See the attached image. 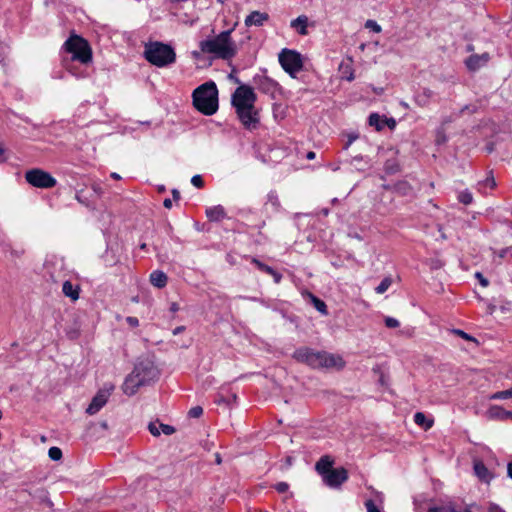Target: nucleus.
I'll return each instance as SVG.
<instances>
[{
  "instance_id": "17",
  "label": "nucleus",
  "mask_w": 512,
  "mask_h": 512,
  "mask_svg": "<svg viewBox=\"0 0 512 512\" xmlns=\"http://www.w3.org/2000/svg\"><path fill=\"white\" fill-rule=\"evenodd\" d=\"M334 460L329 455L322 456L316 463V471L324 478L333 468Z\"/></svg>"
},
{
  "instance_id": "29",
  "label": "nucleus",
  "mask_w": 512,
  "mask_h": 512,
  "mask_svg": "<svg viewBox=\"0 0 512 512\" xmlns=\"http://www.w3.org/2000/svg\"><path fill=\"white\" fill-rule=\"evenodd\" d=\"M489 398L490 400H505L508 398H512V387L507 390L497 391L491 394Z\"/></svg>"
},
{
  "instance_id": "33",
  "label": "nucleus",
  "mask_w": 512,
  "mask_h": 512,
  "mask_svg": "<svg viewBox=\"0 0 512 512\" xmlns=\"http://www.w3.org/2000/svg\"><path fill=\"white\" fill-rule=\"evenodd\" d=\"M251 262L262 272L270 275L273 272V268L259 261L257 258H252Z\"/></svg>"
},
{
  "instance_id": "45",
  "label": "nucleus",
  "mask_w": 512,
  "mask_h": 512,
  "mask_svg": "<svg viewBox=\"0 0 512 512\" xmlns=\"http://www.w3.org/2000/svg\"><path fill=\"white\" fill-rule=\"evenodd\" d=\"M384 126H388L390 129H394L396 126V121L394 118H386L384 119Z\"/></svg>"
},
{
  "instance_id": "48",
  "label": "nucleus",
  "mask_w": 512,
  "mask_h": 512,
  "mask_svg": "<svg viewBox=\"0 0 512 512\" xmlns=\"http://www.w3.org/2000/svg\"><path fill=\"white\" fill-rule=\"evenodd\" d=\"M455 332H456V334L461 336L463 339H466V340H472L473 339L470 335H468L467 333H465L462 330H456Z\"/></svg>"
},
{
  "instance_id": "11",
  "label": "nucleus",
  "mask_w": 512,
  "mask_h": 512,
  "mask_svg": "<svg viewBox=\"0 0 512 512\" xmlns=\"http://www.w3.org/2000/svg\"><path fill=\"white\" fill-rule=\"evenodd\" d=\"M348 479V472L345 468L332 469L324 476L323 481L331 488H338Z\"/></svg>"
},
{
  "instance_id": "28",
  "label": "nucleus",
  "mask_w": 512,
  "mask_h": 512,
  "mask_svg": "<svg viewBox=\"0 0 512 512\" xmlns=\"http://www.w3.org/2000/svg\"><path fill=\"white\" fill-rule=\"evenodd\" d=\"M368 122L370 126L375 127L378 131L384 128V120L377 113H372L368 118Z\"/></svg>"
},
{
  "instance_id": "3",
  "label": "nucleus",
  "mask_w": 512,
  "mask_h": 512,
  "mask_svg": "<svg viewBox=\"0 0 512 512\" xmlns=\"http://www.w3.org/2000/svg\"><path fill=\"white\" fill-rule=\"evenodd\" d=\"M231 32L232 30H226L215 37L202 40L199 43L201 53L223 60L233 58L237 54V46L231 38Z\"/></svg>"
},
{
  "instance_id": "30",
  "label": "nucleus",
  "mask_w": 512,
  "mask_h": 512,
  "mask_svg": "<svg viewBox=\"0 0 512 512\" xmlns=\"http://www.w3.org/2000/svg\"><path fill=\"white\" fill-rule=\"evenodd\" d=\"M392 284V279L390 277H385L380 284L375 288V292L377 294L385 293Z\"/></svg>"
},
{
  "instance_id": "55",
  "label": "nucleus",
  "mask_w": 512,
  "mask_h": 512,
  "mask_svg": "<svg viewBox=\"0 0 512 512\" xmlns=\"http://www.w3.org/2000/svg\"><path fill=\"white\" fill-rule=\"evenodd\" d=\"M315 156H316V155H315V152H313V151H309V152L307 153V155H306L307 159H309V160L314 159V158H315Z\"/></svg>"
},
{
  "instance_id": "14",
  "label": "nucleus",
  "mask_w": 512,
  "mask_h": 512,
  "mask_svg": "<svg viewBox=\"0 0 512 512\" xmlns=\"http://www.w3.org/2000/svg\"><path fill=\"white\" fill-rule=\"evenodd\" d=\"M148 430L155 437L160 436L161 433L165 435H172L175 432V428L173 426L158 422H150Z\"/></svg>"
},
{
  "instance_id": "59",
  "label": "nucleus",
  "mask_w": 512,
  "mask_h": 512,
  "mask_svg": "<svg viewBox=\"0 0 512 512\" xmlns=\"http://www.w3.org/2000/svg\"><path fill=\"white\" fill-rule=\"evenodd\" d=\"M229 78L233 80L235 83H240V80L237 77H235L232 73L229 75Z\"/></svg>"
},
{
  "instance_id": "46",
  "label": "nucleus",
  "mask_w": 512,
  "mask_h": 512,
  "mask_svg": "<svg viewBox=\"0 0 512 512\" xmlns=\"http://www.w3.org/2000/svg\"><path fill=\"white\" fill-rule=\"evenodd\" d=\"M270 275L273 277L275 283H280L282 275L279 272L273 269V272H271Z\"/></svg>"
},
{
  "instance_id": "53",
  "label": "nucleus",
  "mask_w": 512,
  "mask_h": 512,
  "mask_svg": "<svg viewBox=\"0 0 512 512\" xmlns=\"http://www.w3.org/2000/svg\"><path fill=\"white\" fill-rule=\"evenodd\" d=\"M507 473H508V476L512 479V461L509 462L507 465Z\"/></svg>"
},
{
  "instance_id": "61",
  "label": "nucleus",
  "mask_w": 512,
  "mask_h": 512,
  "mask_svg": "<svg viewBox=\"0 0 512 512\" xmlns=\"http://www.w3.org/2000/svg\"><path fill=\"white\" fill-rule=\"evenodd\" d=\"M356 137H357V136H355V137H352V136H351V137H350V139H349V141H348V143L346 144L345 148H348V146H349V145H351L352 141H353Z\"/></svg>"
},
{
  "instance_id": "39",
  "label": "nucleus",
  "mask_w": 512,
  "mask_h": 512,
  "mask_svg": "<svg viewBox=\"0 0 512 512\" xmlns=\"http://www.w3.org/2000/svg\"><path fill=\"white\" fill-rule=\"evenodd\" d=\"M191 183H192L193 186H195L197 188H201L204 185V181H203V179H202V177L200 175H194L191 178Z\"/></svg>"
},
{
  "instance_id": "5",
  "label": "nucleus",
  "mask_w": 512,
  "mask_h": 512,
  "mask_svg": "<svg viewBox=\"0 0 512 512\" xmlns=\"http://www.w3.org/2000/svg\"><path fill=\"white\" fill-rule=\"evenodd\" d=\"M145 59L154 66L166 67L176 61L174 49L162 42H150L145 45Z\"/></svg>"
},
{
  "instance_id": "13",
  "label": "nucleus",
  "mask_w": 512,
  "mask_h": 512,
  "mask_svg": "<svg viewBox=\"0 0 512 512\" xmlns=\"http://www.w3.org/2000/svg\"><path fill=\"white\" fill-rule=\"evenodd\" d=\"M144 386L136 374L131 372L126 378L122 385L123 393L132 396L137 393L138 389Z\"/></svg>"
},
{
  "instance_id": "56",
  "label": "nucleus",
  "mask_w": 512,
  "mask_h": 512,
  "mask_svg": "<svg viewBox=\"0 0 512 512\" xmlns=\"http://www.w3.org/2000/svg\"><path fill=\"white\" fill-rule=\"evenodd\" d=\"M215 462H216L217 464H221V463H222V459H221V456H220V454H219V453H216V454H215Z\"/></svg>"
},
{
  "instance_id": "64",
  "label": "nucleus",
  "mask_w": 512,
  "mask_h": 512,
  "mask_svg": "<svg viewBox=\"0 0 512 512\" xmlns=\"http://www.w3.org/2000/svg\"><path fill=\"white\" fill-rule=\"evenodd\" d=\"M445 141V138H438L437 139V143H441V142H444Z\"/></svg>"
},
{
  "instance_id": "38",
  "label": "nucleus",
  "mask_w": 512,
  "mask_h": 512,
  "mask_svg": "<svg viewBox=\"0 0 512 512\" xmlns=\"http://www.w3.org/2000/svg\"><path fill=\"white\" fill-rule=\"evenodd\" d=\"M385 325L388 328H397L399 327L400 323L397 319L393 317H385Z\"/></svg>"
},
{
  "instance_id": "31",
  "label": "nucleus",
  "mask_w": 512,
  "mask_h": 512,
  "mask_svg": "<svg viewBox=\"0 0 512 512\" xmlns=\"http://www.w3.org/2000/svg\"><path fill=\"white\" fill-rule=\"evenodd\" d=\"M8 251L12 260L20 259L25 254V249L22 246H9Z\"/></svg>"
},
{
  "instance_id": "44",
  "label": "nucleus",
  "mask_w": 512,
  "mask_h": 512,
  "mask_svg": "<svg viewBox=\"0 0 512 512\" xmlns=\"http://www.w3.org/2000/svg\"><path fill=\"white\" fill-rule=\"evenodd\" d=\"M126 322L132 327H137L139 325L138 318L132 316L127 317Z\"/></svg>"
},
{
  "instance_id": "16",
  "label": "nucleus",
  "mask_w": 512,
  "mask_h": 512,
  "mask_svg": "<svg viewBox=\"0 0 512 512\" xmlns=\"http://www.w3.org/2000/svg\"><path fill=\"white\" fill-rule=\"evenodd\" d=\"M269 19L265 12L253 11L245 19L246 26H262Z\"/></svg>"
},
{
  "instance_id": "6",
  "label": "nucleus",
  "mask_w": 512,
  "mask_h": 512,
  "mask_svg": "<svg viewBox=\"0 0 512 512\" xmlns=\"http://www.w3.org/2000/svg\"><path fill=\"white\" fill-rule=\"evenodd\" d=\"M64 49L72 54V60L87 64L92 61V50L87 40L72 34L64 43Z\"/></svg>"
},
{
  "instance_id": "62",
  "label": "nucleus",
  "mask_w": 512,
  "mask_h": 512,
  "mask_svg": "<svg viewBox=\"0 0 512 512\" xmlns=\"http://www.w3.org/2000/svg\"><path fill=\"white\" fill-rule=\"evenodd\" d=\"M5 60V57L3 56V54L0 52V64L3 63Z\"/></svg>"
},
{
  "instance_id": "27",
  "label": "nucleus",
  "mask_w": 512,
  "mask_h": 512,
  "mask_svg": "<svg viewBox=\"0 0 512 512\" xmlns=\"http://www.w3.org/2000/svg\"><path fill=\"white\" fill-rule=\"evenodd\" d=\"M466 66L469 70L471 71H476L478 70L480 67L483 66L481 60H480V57L478 54H474V55H471L467 60H466Z\"/></svg>"
},
{
  "instance_id": "10",
  "label": "nucleus",
  "mask_w": 512,
  "mask_h": 512,
  "mask_svg": "<svg viewBox=\"0 0 512 512\" xmlns=\"http://www.w3.org/2000/svg\"><path fill=\"white\" fill-rule=\"evenodd\" d=\"M113 389V385H106L102 389H100L93 397L90 405L87 407L86 413L89 415H94L98 413L100 409L107 403Z\"/></svg>"
},
{
  "instance_id": "9",
  "label": "nucleus",
  "mask_w": 512,
  "mask_h": 512,
  "mask_svg": "<svg viewBox=\"0 0 512 512\" xmlns=\"http://www.w3.org/2000/svg\"><path fill=\"white\" fill-rule=\"evenodd\" d=\"M140 381L147 385L152 381H155L159 376V371L154 363L149 359H143L138 361L135 364V367L132 371Z\"/></svg>"
},
{
  "instance_id": "51",
  "label": "nucleus",
  "mask_w": 512,
  "mask_h": 512,
  "mask_svg": "<svg viewBox=\"0 0 512 512\" xmlns=\"http://www.w3.org/2000/svg\"><path fill=\"white\" fill-rule=\"evenodd\" d=\"M163 205L165 208L167 209H171L172 208V200L169 199V198H166L164 201H163Z\"/></svg>"
},
{
  "instance_id": "43",
  "label": "nucleus",
  "mask_w": 512,
  "mask_h": 512,
  "mask_svg": "<svg viewBox=\"0 0 512 512\" xmlns=\"http://www.w3.org/2000/svg\"><path fill=\"white\" fill-rule=\"evenodd\" d=\"M475 277L479 280V283L483 287H487L488 286V284H489L488 280L480 272H476L475 273Z\"/></svg>"
},
{
  "instance_id": "42",
  "label": "nucleus",
  "mask_w": 512,
  "mask_h": 512,
  "mask_svg": "<svg viewBox=\"0 0 512 512\" xmlns=\"http://www.w3.org/2000/svg\"><path fill=\"white\" fill-rule=\"evenodd\" d=\"M289 486L286 482H279L275 485V489L279 492V493H284L288 490Z\"/></svg>"
},
{
  "instance_id": "15",
  "label": "nucleus",
  "mask_w": 512,
  "mask_h": 512,
  "mask_svg": "<svg viewBox=\"0 0 512 512\" xmlns=\"http://www.w3.org/2000/svg\"><path fill=\"white\" fill-rule=\"evenodd\" d=\"M487 415L490 419H497V420H512V411L505 410L501 406L498 405H492L489 407L487 411Z\"/></svg>"
},
{
  "instance_id": "54",
  "label": "nucleus",
  "mask_w": 512,
  "mask_h": 512,
  "mask_svg": "<svg viewBox=\"0 0 512 512\" xmlns=\"http://www.w3.org/2000/svg\"><path fill=\"white\" fill-rule=\"evenodd\" d=\"M184 329H185V328H184V326H178V327H176V328L173 330V334H174V335H177V334L181 333Z\"/></svg>"
},
{
  "instance_id": "52",
  "label": "nucleus",
  "mask_w": 512,
  "mask_h": 512,
  "mask_svg": "<svg viewBox=\"0 0 512 512\" xmlns=\"http://www.w3.org/2000/svg\"><path fill=\"white\" fill-rule=\"evenodd\" d=\"M172 196L175 201H178L180 199V192L177 189H173Z\"/></svg>"
},
{
  "instance_id": "22",
  "label": "nucleus",
  "mask_w": 512,
  "mask_h": 512,
  "mask_svg": "<svg viewBox=\"0 0 512 512\" xmlns=\"http://www.w3.org/2000/svg\"><path fill=\"white\" fill-rule=\"evenodd\" d=\"M168 277L167 275L160 270H155L150 274V282L153 286L157 288H163L167 284Z\"/></svg>"
},
{
  "instance_id": "19",
  "label": "nucleus",
  "mask_w": 512,
  "mask_h": 512,
  "mask_svg": "<svg viewBox=\"0 0 512 512\" xmlns=\"http://www.w3.org/2000/svg\"><path fill=\"white\" fill-rule=\"evenodd\" d=\"M206 216L210 221L219 222L226 218V212L223 206L216 205L206 209Z\"/></svg>"
},
{
  "instance_id": "50",
  "label": "nucleus",
  "mask_w": 512,
  "mask_h": 512,
  "mask_svg": "<svg viewBox=\"0 0 512 512\" xmlns=\"http://www.w3.org/2000/svg\"><path fill=\"white\" fill-rule=\"evenodd\" d=\"M485 184L490 188H493L496 185L495 180L493 178H487Z\"/></svg>"
},
{
  "instance_id": "8",
  "label": "nucleus",
  "mask_w": 512,
  "mask_h": 512,
  "mask_svg": "<svg viewBox=\"0 0 512 512\" xmlns=\"http://www.w3.org/2000/svg\"><path fill=\"white\" fill-rule=\"evenodd\" d=\"M279 62L285 72L294 76L303 68L301 54L289 49H283L279 54Z\"/></svg>"
},
{
  "instance_id": "58",
  "label": "nucleus",
  "mask_w": 512,
  "mask_h": 512,
  "mask_svg": "<svg viewBox=\"0 0 512 512\" xmlns=\"http://www.w3.org/2000/svg\"><path fill=\"white\" fill-rule=\"evenodd\" d=\"M111 177L115 180L121 179V176L116 172L111 173Z\"/></svg>"
},
{
  "instance_id": "49",
  "label": "nucleus",
  "mask_w": 512,
  "mask_h": 512,
  "mask_svg": "<svg viewBox=\"0 0 512 512\" xmlns=\"http://www.w3.org/2000/svg\"><path fill=\"white\" fill-rule=\"evenodd\" d=\"M479 57H480V60L483 65H485L489 61V58H490L488 53H483V54L479 55Z\"/></svg>"
},
{
  "instance_id": "34",
  "label": "nucleus",
  "mask_w": 512,
  "mask_h": 512,
  "mask_svg": "<svg viewBox=\"0 0 512 512\" xmlns=\"http://www.w3.org/2000/svg\"><path fill=\"white\" fill-rule=\"evenodd\" d=\"M48 456L53 461H58L62 458V451L58 447H51L48 451Z\"/></svg>"
},
{
  "instance_id": "23",
  "label": "nucleus",
  "mask_w": 512,
  "mask_h": 512,
  "mask_svg": "<svg viewBox=\"0 0 512 512\" xmlns=\"http://www.w3.org/2000/svg\"><path fill=\"white\" fill-rule=\"evenodd\" d=\"M427 512H471V510L466 508L464 511H460L453 503H446L430 507Z\"/></svg>"
},
{
  "instance_id": "40",
  "label": "nucleus",
  "mask_w": 512,
  "mask_h": 512,
  "mask_svg": "<svg viewBox=\"0 0 512 512\" xmlns=\"http://www.w3.org/2000/svg\"><path fill=\"white\" fill-rule=\"evenodd\" d=\"M268 201L274 206V207H278L279 206V199H278V196L275 192H270L268 194Z\"/></svg>"
},
{
  "instance_id": "35",
  "label": "nucleus",
  "mask_w": 512,
  "mask_h": 512,
  "mask_svg": "<svg viewBox=\"0 0 512 512\" xmlns=\"http://www.w3.org/2000/svg\"><path fill=\"white\" fill-rule=\"evenodd\" d=\"M365 27L372 30L375 33L381 32V26L374 20H367L365 23Z\"/></svg>"
},
{
  "instance_id": "47",
  "label": "nucleus",
  "mask_w": 512,
  "mask_h": 512,
  "mask_svg": "<svg viewBox=\"0 0 512 512\" xmlns=\"http://www.w3.org/2000/svg\"><path fill=\"white\" fill-rule=\"evenodd\" d=\"M398 189H401L404 194H407L409 190H411L410 186H408L406 183H400L398 184Z\"/></svg>"
},
{
  "instance_id": "1",
  "label": "nucleus",
  "mask_w": 512,
  "mask_h": 512,
  "mask_svg": "<svg viewBox=\"0 0 512 512\" xmlns=\"http://www.w3.org/2000/svg\"><path fill=\"white\" fill-rule=\"evenodd\" d=\"M257 96L252 87L240 85L232 94L231 102L242 125L255 130L260 123L259 112L255 108Z\"/></svg>"
},
{
  "instance_id": "25",
  "label": "nucleus",
  "mask_w": 512,
  "mask_h": 512,
  "mask_svg": "<svg viewBox=\"0 0 512 512\" xmlns=\"http://www.w3.org/2000/svg\"><path fill=\"white\" fill-rule=\"evenodd\" d=\"M414 422L417 425L424 427L425 430L430 429L433 425V420L427 419L425 414L422 412L415 413Z\"/></svg>"
},
{
  "instance_id": "20",
  "label": "nucleus",
  "mask_w": 512,
  "mask_h": 512,
  "mask_svg": "<svg viewBox=\"0 0 512 512\" xmlns=\"http://www.w3.org/2000/svg\"><path fill=\"white\" fill-rule=\"evenodd\" d=\"M290 26L291 28L296 29L300 35L305 36L308 34V17L306 15H300L291 21Z\"/></svg>"
},
{
  "instance_id": "36",
  "label": "nucleus",
  "mask_w": 512,
  "mask_h": 512,
  "mask_svg": "<svg viewBox=\"0 0 512 512\" xmlns=\"http://www.w3.org/2000/svg\"><path fill=\"white\" fill-rule=\"evenodd\" d=\"M202 414H203V408L201 406L192 407L188 412V415L191 418H199Z\"/></svg>"
},
{
  "instance_id": "7",
  "label": "nucleus",
  "mask_w": 512,
  "mask_h": 512,
  "mask_svg": "<svg viewBox=\"0 0 512 512\" xmlns=\"http://www.w3.org/2000/svg\"><path fill=\"white\" fill-rule=\"evenodd\" d=\"M25 180L33 187L48 189L57 184L56 179L49 173L39 168L26 171Z\"/></svg>"
},
{
  "instance_id": "57",
  "label": "nucleus",
  "mask_w": 512,
  "mask_h": 512,
  "mask_svg": "<svg viewBox=\"0 0 512 512\" xmlns=\"http://www.w3.org/2000/svg\"><path fill=\"white\" fill-rule=\"evenodd\" d=\"M354 78H355V76H354L353 71H350V73L348 74V76L346 77V79H347L348 81H352V80H354Z\"/></svg>"
},
{
  "instance_id": "18",
  "label": "nucleus",
  "mask_w": 512,
  "mask_h": 512,
  "mask_svg": "<svg viewBox=\"0 0 512 512\" xmlns=\"http://www.w3.org/2000/svg\"><path fill=\"white\" fill-rule=\"evenodd\" d=\"M62 293L72 301L79 299L80 286L72 284L69 280L63 282Z\"/></svg>"
},
{
  "instance_id": "63",
  "label": "nucleus",
  "mask_w": 512,
  "mask_h": 512,
  "mask_svg": "<svg viewBox=\"0 0 512 512\" xmlns=\"http://www.w3.org/2000/svg\"><path fill=\"white\" fill-rule=\"evenodd\" d=\"M445 141V138H438L437 139V143H441V142H444Z\"/></svg>"
},
{
  "instance_id": "26",
  "label": "nucleus",
  "mask_w": 512,
  "mask_h": 512,
  "mask_svg": "<svg viewBox=\"0 0 512 512\" xmlns=\"http://www.w3.org/2000/svg\"><path fill=\"white\" fill-rule=\"evenodd\" d=\"M309 298L317 311H319L323 315L328 314L327 306L323 300H321L320 298L316 297L311 293H309Z\"/></svg>"
},
{
  "instance_id": "41",
  "label": "nucleus",
  "mask_w": 512,
  "mask_h": 512,
  "mask_svg": "<svg viewBox=\"0 0 512 512\" xmlns=\"http://www.w3.org/2000/svg\"><path fill=\"white\" fill-rule=\"evenodd\" d=\"M488 512H505V510L498 504L491 502L488 506Z\"/></svg>"
},
{
  "instance_id": "12",
  "label": "nucleus",
  "mask_w": 512,
  "mask_h": 512,
  "mask_svg": "<svg viewBox=\"0 0 512 512\" xmlns=\"http://www.w3.org/2000/svg\"><path fill=\"white\" fill-rule=\"evenodd\" d=\"M256 87L263 93L273 96L278 88V83L265 75L254 77Z\"/></svg>"
},
{
  "instance_id": "2",
  "label": "nucleus",
  "mask_w": 512,
  "mask_h": 512,
  "mask_svg": "<svg viewBox=\"0 0 512 512\" xmlns=\"http://www.w3.org/2000/svg\"><path fill=\"white\" fill-rule=\"evenodd\" d=\"M293 358L313 369H342L345 366V362L341 356L328 353L326 351H317L309 347H300L296 349L293 353Z\"/></svg>"
},
{
  "instance_id": "4",
  "label": "nucleus",
  "mask_w": 512,
  "mask_h": 512,
  "mask_svg": "<svg viewBox=\"0 0 512 512\" xmlns=\"http://www.w3.org/2000/svg\"><path fill=\"white\" fill-rule=\"evenodd\" d=\"M194 107L204 115L211 116L218 110V90L214 82H206L192 94Z\"/></svg>"
},
{
  "instance_id": "37",
  "label": "nucleus",
  "mask_w": 512,
  "mask_h": 512,
  "mask_svg": "<svg viewBox=\"0 0 512 512\" xmlns=\"http://www.w3.org/2000/svg\"><path fill=\"white\" fill-rule=\"evenodd\" d=\"M365 507L367 509V512H381L372 499H368L365 501Z\"/></svg>"
},
{
  "instance_id": "32",
  "label": "nucleus",
  "mask_w": 512,
  "mask_h": 512,
  "mask_svg": "<svg viewBox=\"0 0 512 512\" xmlns=\"http://www.w3.org/2000/svg\"><path fill=\"white\" fill-rule=\"evenodd\" d=\"M458 201L464 205H469L473 201L472 193L469 190L461 191L458 194Z\"/></svg>"
},
{
  "instance_id": "21",
  "label": "nucleus",
  "mask_w": 512,
  "mask_h": 512,
  "mask_svg": "<svg viewBox=\"0 0 512 512\" xmlns=\"http://www.w3.org/2000/svg\"><path fill=\"white\" fill-rule=\"evenodd\" d=\"M433 97V91L428 88H424L414 96L415 103L420 107H426L429 105L431 98Z\"/></svg>"
},
{
  "instance_id": "24",
  "label": "nucleus",
  "mask_w": 512,
  "mask_h": 512,
  "mask_svg": "<svg viewBox=\"0 0 512 512\" xmlns=\"http://www.w3.org/2000/svg\"><path fill=\"white\" fill-rule=\"evenodd\" d=\"M474 472L480 480L489 482L490 473L483 462L479 461L474 463Z\"/></svg>"
},
{
  "instance_id": "60",
  "label": "nucleus",
  "mask_w": 512,
  "mask_h": 512,
  "mask_svg": "<svg viewBox=\"0 0 512 512\" xmlns=\"http://www.w3.org/2000/svg\"><path fill=\"white\" fill-rule=\"evenodd\" d=\"M177 310H178V306H177V304H176V303H173V304L171 305V311L175 312V311H177Z\"/></svg>"
}]
</instances>
